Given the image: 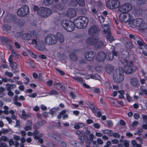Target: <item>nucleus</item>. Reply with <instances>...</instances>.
I'll return each instance as SVG.
<instances>
[{"label": "nucleus", "mask_w": 147, "mask_h": 147, "mask_svg": "<svg viewBox=\"0 0 147 147\" xmlns=\"http://www.w3.org/2000/svg\"><path fill=\"white\" fill-rule=\"evenodd\" d=\"M1 131L2 132V133L4 134H5L6 133H8L9 132V130L7 129H1Z\"/></svg>", "instance_id": "052dcab7"}, {"label": "nucleus", "mask_w": 147, "mask_h": 147, "mask_svg": "<svg viewBox=\"0 0 147 147\" xmlns=\"http://www.w3.org/2000/svg\"><path fill=\"white\" fill-rule=\"evenodd\" d=\"M54 86L55 88H57L59 90H61L63 86L62 84L58 83H55L54 84Z\"/></svg>", "instance_id": "c85d7f7f"}, {"label": "nucleus", "mask_w": 147, "mask_h": 147, "mask_svg": "<svg viewBox=\"0 0 147 147\" xmlns=\"http://www.w3.org/2000/svg\"><path fill=\"white\" fill-rule=\"evenodd\" d=\"M69 57L70 59L73 61H76L78 59L77 55L74 53H70Z\"/></svg>", "instance_id": "412c9836"}, {"label": "nucleus", "mask_w": 147, "mask_h": 147, "mask_svg": "<svg viewBox=\"0 0 147 147\" xmlns=\"http://www.w3.org/2000/svg\"><path fill=\"white\" fill-rule=\"evenodd\" d=\"M37 34H35L33 32H30L23 34L22 38L23 39L25 40H32V41L33 39H35L37 36Z\"/></svg>", "instance_id": "1a4fd4ad"}, {"label": "nucleus", "mask_w": 147, "mask_h": 147, "mask_svg": "<svg viewBox=\"0 0 147 147\" xmlns=\"http://www.w3.org/2000/svg\"><path fill=\"white\" fill-rule=\"evenodd\" d=\"M114 68V67L110 64L107 65L105 67V69L106 72L109 74L112 73Z\"/></svg>", "instance_id": "aec40b11"}, {"label": "nucleus", "mask_w": 147, "mask_h": 147, "mask_svg": "<svg viewBox=\"0 0 147 147\" xmlns=\"http://www.w3.org/2000/svg\"><path fill=\"white\" fill-rule=\"evenodd\" d=\"M130 83L134 87H137L139 86V83L137 79L135 77H131L130 78Z\"/></svg>", "instance_id": "f3484780"}, {"label": "nucleus", "mask_w": 147, "mask_h": 147, "mask_svg": "<svg viewBox=\"0 0 147 147\" xmlns=\"http://www.w3.org/2000/svg\"><path fill=\"white\" fill-rule=\"evenodd\" d=\"M75 28L74 23L70 22V23H69L65 30L68 32H72L74 30Z\"/></svg>", "instance_id": "4be33fe9"}, {"label": "nucleus", "mask_w": 147, "mask_h": 147, "mask_svg": "<svg viewBox=\"0 0 147 147\" xmlns=\"http://www.w3.org/2000/svg\"><path fill=\"white\" fill-rule=\"evenodd\" d=\"M48 136L49 137L54 139H57V136L54 134L48 133Z\"/></svg>", "instance_id": "49530a36"}, {"label": "nucleus", "mask_w": 147, "mask_h": 147, "mask_svg": "<svg viewBox=\"0 0 147 147\" xmlns=\"http://www.w3.org/2000/svg\"><path fill=\"white\" fill-rule=\"evenodd\" d=\"M32 45H36V48L39 50H42L45 49V46L43 43V41L40 39V36L37 35L35 39H33L30 43Z\"/></svg>", "instance_id": "7ed1b4c3"}, {"label": "nucleus", "mask_w": 147, "mask_h": 147, "mask_svg": "<svg viewBox=\"0 0 147 147\" xmlns=\"http://www.w3.org/2000/svg\"><path fill=\"white\" fill-rule=\"evenodd\" d=\"M79 63L80 64H86V62L84 59H82L79 60Z\"/></svg>", "instance_id": "bf43d9fd"}, {"label": "nucleus", "mask_w": 147, "mask_h": 147, "mask_svg": "<svg viewBox=\"0 0 147 147\" xmlns=\"http://www.w3.org/2000/svg\"><path fill=\"white\" fill-rule=\"evenodd\" d=\"M5 30L7 32H9V30H11V26H9L7 24H5Z\"/></svg>", "instance_id": "5fc2aeb1"}, {"label": "nucleus", "mask_w": 147, "mask_h": 147, "mask_svg": "<svg viewBox=\"0 0 147 147\" xmlns=\"http://www.w3.org/2000/svg\"><path fill=\"white\" fill-rule=\"evenodd\" d=\"M0 39L1 40V42H10L11 40L10 39L7 37H1Z\"/></svg>", "instance_id": "e433bc0d"}, {"label": "nucleus", "mask_w": 147, "mask_h": 147, "mask_svg": "<svg viewBox=\"0 0 147 147\" xmlns=\"http://www.w3.org/2000/svg\"><path fill=\"white\" fill-rule=\"evenodd\" d=\"M66 14L69 17H73L76 16V12L74 9L72 8H70L67 11Z\"/></svg>", "instance_id": "a211bd4d"}, {"label": "nucleus", "mask_w": 147, "mask_h": 147, "mask_svg": "<svg viewBox=\"0 0 147 147\" xmlns=\"http://www.w3.org/2000/svg\"><path fill=\"white\" fill-rule=\"evenodd\" d=\"M119 18L121 21L127 22L130 19L131 16L130 14L128 13H122L120 15Z\"/></svg>", "instance_id": "9b49d317"}, {"label": "nucleus", "mask_w": 147, "mask_h": 147, "mask_svg": "<svg viewBox=\"0 0 147 147\" xmlns=\"http://www.w3.org/2000/svg\"><path fill=\"white\" fill-rule=\"evenodd\" d=\"M55 70L59 73L61 74L62 75H63L65 74L64 72L62 71L61 70L58 68H56Z\"/></svg>", "instance_id": "0e129e2a"}, {"label": "nucleus", "mask_w": 147, "mask_h": 147, "mask_svg": "<svg viewBox=\"0 0 147 147\" xmlns=\"http://www.w3.org/2000/svg\"><path fill=\"white\" fill-rule=\"evenodd\" d=\"M5 21L8 22H11V21L10 20V15L6 16L4 18Z\"/></svg>", "instance_id": "a18cd8bd"}, {"label": "nucleus", "mask_w": 147, "mask_h": 147, "mask_svg": "<svg viewBox=\"0 0 147 147\" xmlns=\"http://www.w3.org/2000/svg\"><path fill=\"white\" fill-rule=\"evenodd\" d=\"M86 44L90 45H95L98 41V39L94 38L93 37L90 36L88 37L86 40Z\"/></svg>", "instance_id": "4468645a"}, {"label": "nucleus", "mask_w": 147, "mask_h": 147, "mask_svg": "<svg viewBox=\"0 0 147 147\" xmlns=\"http://www.w3.org/2000/svg\"><path fill=\"white\" fill-rule=\"evenodd\" d=\"M25 22L24 20L23 19H19L18 21V26L20 27L23 26Z\"/></svg>", "instance_id": "72a5a7b5"}, {"label": "nucleus", "mask_w": 147, "mask_h": 147, "mask_svg": "<svg viewBox=\"0 0 147 147\" xmlns=\"http://www.w3.org/2000/svg\"><path fill=\"white\" fill-rule=\"evenodd\" d=\"M95 45V46L96 48L101 47L104 46V43L102 42L101 41H98V40Z\"/></svg>", "instance_id": "473e14b6"}, {"label": "nucleus", "mask_w": 147, "mask_h": 147, "mask_svg": "<svg viewBox=\"0 0 147 147\" xmlns=\"http://www.w3.org/2000/svg\"><path fill=\"white\" fill-rule=\"evenodd\" d=\"M82 22V26L85 28L87 26L88 22V18L85 16L79 17Z\"/></svg>", "instance_id": "6ab92c4d"}, {"label": "nucleus", "mask_w": 147, "mask_h": 147, "mask_svg": "<svg viewBox=\"0 0 147 147\" xmlns=\"http://www.w3.org/2000/svg\"><path fill=\"white\" fill-rule=\"evenodd\" d=\"M53 0H44V3L46 5H51L53 3Z\"/></svg>", "instance_id": "58836bf2"}, {"label": "nucleus", "mask_w": 147, "mask_h": 147, "mask_svg": "<svg viewBox=\"0 0 147 147\" xmlns=\"http://www.w3.org/2000/svg\"><path fill=\"white\" fill-rule=\"evenodd\" d=\"M2 141L4 142H9V138L6 136H1Z\"/></svg>", "instance_id": "09e8293b"}, {"label": "nucleus", "mask_w": 147, "mask_h": 147, "mask_svg": "<svg viewBox=\"0 0 147 147\" xmlns=\"http://www.w3.org/2000/svg\"><path fill=\"white\" fill-rule=\"evenodd\" d=\"M130 26L133 28H137L140 30H144L147 28V24L143 22L142 19L140 18L132 20L130 23Z\"/></svg>", "instance_id": "f03ea898"}, {"label": "nucleus", "mask_w": 147, "mask_h": 147, "mask_svg": "<svg viewBox=\"0 0 147 147\" xmlns=\"http://www.w3.org/2000/svg\"><path fill=\"white\" fill-rule=\"evenodd\" d=\"M9 64L11 67L13 68L14 70H15L17 68V64L16 63L13 62L10 63H9Z\"/></svg>", "instance_id": "a19ab883"}, {"label": "nucleus", "mask_w": 147, "mask_h": 147, "mask_svg": "<svg viewBox=\"0 0 147 147\" xmlns=\"http://www.w3.org/2000/svg\"><path fill=\"white\" fill-rule=\"evenodd\" d=\"M129 36L131 40L134 41L137 40L139 38L137 36L132 34H129Z\"/></svg>", "instance_id": "c9c22d12"}, {"label": "nucleus", "mask_w": 147, "mask_h": 147, "mask_svg": "<svg viewBox=\"0 0 147 147\" xmlns=\"http://www.w3.org/2000/svg\"><path fill=\"white\" fill-rule=\"evenodd\" d=\"M110 31L109 32H108L107 33L108 34L107 35L106 37L107 39L111 42L113 40L114 38L111 35L110 33Z\"/></svg>", "instance_id": "2f4dec72"}, {"label": "nucleus", "mask_w": 147, "mask_h": 147, "mask_svg": "<svg viewBox=\"0 0 147 147\" xmlns=\"http://www.w3.org/2000/svg\"><path fill=\"white\" fill-rule=\"evenodd\" d=\"M106 122L107 124V126L108 127H111L113 125V123L111 120H107Z\"/></svg>", "instance_id": "4d7b16f0"}, {"label": "nucleus", "mask_w": 147, "mask_h": 147, "mask_svg": "<svg viewBox=\"0 0 147 147\" xmlns=\"http://www.w3.org/2000/svg\"><path fill=\"white\" fill-rule=\"evenodd\" d=\"M45 42L47 45H52L57 42V39L55 35L50 34L46 36L45 38Z\"/></svg>", "instance_id": "20e7f679"}, {"label": "nucleus", "mask_w": 147, "mask_h": 147, "mask_svg": "<svg viewBox=\"0 0 147 147\" xmlns=\"http://www.w3.org/2000/svg\"><path fill=\"white\" fill-rule=\"evenodd\" d=\"M70 144L72 145L76 146L77 141L74 140H72L70 141Z\"/></svg>", "instance_id": "338daca9"}, {"label": "nucleus", "mask_w": 147, "mask_h": 147, "mask_svg": "<svg viewBox=\"0 0 147 147\" xmlns=\"http://www.w3.org/2000/svg\"><path fill=\"white\" fill-rule=\"evenodd\" d=\"M113 136L115 138H119L120 137V135L118 133H114L113 134Z\"/></svg>", "instance_id": "680f3d73"}, {"label": "nucleus", "mask_w": 147, "mask_h": 147, "mask_svg": "<svg viewBox=\"0 0 147 147\" xmlns=\"http://www.w3.org/2000/svg\"><path fill=\"white\" fill-rule=\"evenodd\" d=\"M100 30L98 27L95 25H92L91 26L88 30L89 35L93 36H98Z\"/></svg>", "instance_id": "6e6552de"}, {"label": "nucleus", "mask_w": 147, "mask_h": 147, "mask_svg": "<svg viewBox=\"0 0 147 147\" xmlns=\"http://www.w3.org/2000/svg\"><path fill=\"white\" fill-rule=\"evenodd\" d=\"M59 108V107L52 109L49 112V113L51 115L54 114L56 112L58 111Z\"/></svg>", "instance_id": "4c0bfd02"}, {"label": "nucleus", "mask_w": 147, "mask_h": 147, "mask_svg": "<svg viewBox=\"0 0 147 147\" xmlns=\"http://www.w3.org/2000/svg\"><path fill=\"white\" fill-rule=\"evenodd\" d=\"M22 115L21 116V117L22 118H24V119H26L27 118L30 117V115L26 114L25 111L23 110L22 111Z\"/></svg>", "instance_id": "cd10ccee"}, {"label": "nucleus", "mask_w": 147, "mask_h": 147, "mask_svg": "<svg viewBox=\"0 0 147 147\" xmlns=\"http://www.w3.org/2000/svg\"><path fill=\"white\" fill-rule=\"evenodd\" d=\"M132 8L131 5L129 3H127L121 6L119 8V10L121 13H124L129 11Z\"/></svg>", "instance_id": "9d476101"}, {"label": "nucleus", "mask_w": 147, "mask_h": 147, "mask_svg": "<svg viewBox=\"0 0 147 147\" xmlns=\"http://www.w3.org/2000/svg\"><path fill=\"white\" fill-rule=\"evenodd\" d=\"M106 5L109 9H114L117 8L120 6V4L117 0H108Z\"/></svg>", "instance_id": "423d86ee"}, {"label": "nucleus", "mask_w": 147, "mask_h": 147, "mask_svg": "<svg viewBox=\"0 0 147 147\" xmlns=\"http://www.w3.org/2000/svg\"><path fill=\"white\" fill-rule=\"evenodd\" d=\"M83 135L79 136H78L79 139L80 141V144L81 145H82L84 144V142L85 141V137Z\"/></svg>", "instance_id": "7c9ffc66"}, {"label": "nucleus", "mask_w": 147, "mask_h": 147, "mask_svg": "<svg viewBox=\"0 0 147 147\" xmlns=\"http://www.w3.org/2000/svg\"><path fill=\"white\" fill-rule=\"evenodd\" d=\"M129 142L128 140L123 141V145L125 147H128L129 146Z\"/></svg>", "instance_id": "864d4df0"}, {"label": "nucleus", "mask_w": 147, "mask_h": 147, "mask_svg": "<svg viewBox=\"0 0 147 147\" xmlns=\"http://www.w3.org/2000/svg\"><path fill=\"white\" fill-rule=\"evenodd\" d=\"M29 12V8L26 5H24L20 8H19L17 11V14L18 16L20 17L24 16Z\"/></svg>", "instance_id": "0eeeda50"}, {"label": "nucleus", "mask_w": 147, "mask_h": 147, "mask_svg": "<svg viewBox=\"0 0 147 147\" xmlns=\"http://www.w3.org/2000/svg\"><path fill=\"white\" fill-rule=\"evenodd\" d=\"M49 94L50 95H53L54 94L58 95V93L55 91L53 90L49 92Z\"/></svg>", "instance_id": "13d9d810"}, {"label": "nucleus", "mask_w": 147, "mask_h": 147, "mask_svg": "<svg viewBox=\"0 0 147 147\" xmlns=\"http://www.w3.org/2000/svg\"><path fill=\"white\" fill-rule=\"evenodd\" d=\"M32 129V127L30 126H29L26 125V127H24V130L25 131H27L29 130H30Z\"/></svg>", "instance_id": "774afa93"}, {"label": "nucleus", "mask_w": 147, "mask_h": 147, "mask_svg": "<svg viewBox=\"0 0 147 147\" xmlns=\"http://www.w3.org/2000/svg\"><path fill=\"white\" fill-rule=\"evenodd\" d=\"M73 78L80 83H82L83 82V80L82 78L78 76H75L73 77Z\"/></svg>", "instance_id": "c03bdc74"}, {"label": "nucleus", "mask_w": 147, "mask_h": 147, "mask_svg": "<svg viewBox=\"0 0 147 147\" xmlns=\"http://www.w3.org/2000/svg\"><path fill=\"white\" fill-rule=\"evenodd\" d=\"M99 20L100 22L103 23L104 22L105 18L104 17L102 16H100L98 17Z\"/></svg>", "instance_id": "603ef678"}, {"label": "nucleus", "mask_w": 147, "mask_h": 147, "mask_svg": "<svg viewBox=\"0 0 147 147\" xmlns=\"http://www.w3.org/2000/svg\"><path fill=\"white\" fill-rule=\"evenodd\" d=\"M74 26H75L77 28L79 29L84 28L82 26V22L80 19V17H79L76 19L74 21Z\"/></svg>", "instance_id": "2eb2a0df"}, {"label": "nucleus", "mask_w": 147, "mask_h": 147, "mask_svg": "<svg viewBox=\"0 0 147 147\" xmlns=\"http://www.w3.org/2000/svg\"><path fill=\"white\" fill-rule=\"evenodd\" d=\"M91 11L92 12L93 14L95 15L97 14L98 12V11L97 10L93 8H91Z\"/></svg>", "instance_id": "8fccbe9b"}, {"label": "nucleus", "mask_w": 147, "mask_h": 147, "mask_svg": "<svg viewBox=\"0 0 147 147\" xmlns=\"http://www.w3.org/2000/svg\"><path fill=\"white\" fill-rule=\"evenodd\" d=\"M145 2V0H136L137 3L139 5L144 4Z\"/></svg>", "instance_id": "de8ad7c7"}, {"label": "nucleus", "mask_w": 147, "mask_h": 147, "mask_svg": "<svg viewBox=\"0 0 147 147\" xmlns=\"http://www.w3.org/2000/svg\"><path fill=\"white\" fill-rule=\"evenodd\" d=\"M89 106L92 110V111L95 114L98 110H99V109L97 108L93 104H90L89 105Z\"/></svg>", "instance_id": "393cba45"}, {"label": "nucleus", "mask_w": 147, "mask_h": 147, "mask_svg": "<svg viewBox=\"0 0 147 147\" xmlns=\"http://www.w3.org/2000/svg\"><path fill=\"white\" fill-rule=\"evenodd\" d=\"M17 20L16 16L10 15V20L11 22L15 23Z\"/></svg>", "instance_id": "79ce46f5"}, {"label": "nucleus", "mask_w": 147, "mask_h": 147, "mask_svg": "<svg viewBox=\"0 0 147 147\" xmlns=\"http://www.w3.org/2000/svg\"><path fill=\"white\" fill-rule=\"evenodd\" d=\"M29 54L31 56L34 58H36V57L37 55L36 54L34 53L32 51L29 50L28 51Z\"/></svg>", "instance_id": "3c124183"}, {"label": "nucleus", "mask_w": 147, "mask_h": 147, "mask_svg": "<svg viewBox=\"0 0 147 147\" xmlns=\"http://www.w3.org/2000/svg\"><path fill=\"white\" fill-rule=\"evenodd\" d=\"M84 129L85 131V133L83 134L84 136H86L89 134H90V131L88 130V127H86L84 128Z\"/></svg>", "instance_id": "37998d69"}, {"label": "nucleus", "mask_w": 147, "mask_h": 147, "mask_svg": "<svg viewBox=\"0 0 147 147\" xmlns=\"http://www.w3.org/2000/svg\"><path fill=\"white\" fill-rule=\"evenodd\" d=\"M102 26L104 28V30L103 32L104 33H107L108 32H109L110 30L109 29L108 25L103 24H102Z\"/></svg>", "instance_id": "bb28decb"}, {"label": "nucleus", "mask_w": 147, "mask_h": 147, "mask_svg": "<svg viewBox=\"0 0 147 147\" xmlns=\"http://www.w3.org/2000/svg\"><path fill=\"white\" fill-rule=\"evenodd\" d=\"M57 36L58 39L61 43L63 42L64 41V37L62 34L59 32L57 33Z\"/></svg>", "instance_id": "b1692460"}, {"label": "nucleus", "mask_w": 147, "mask_h": 147, "mask_svg": "<svg viewBox=\"0 0 147 147\" xmlns=\"http://www.w3.org/2000/svg\"><path fill=\"white\" fill-rule=\"evenodd\" d=\"M76 3L80 6L85 5V3L84 0H75Z\"/></svg>", "instance_id": "c756f323"}, {"label": "nucleus", "mask_w": 147, "mask_h": 147, "mask_svg": "<svg viewBox=\"0 0 147 147\" xmlns=\"http://www.w3.org/2000/svg\"><path fill=\"white\" fill-rule=\"evenodd\" d=\"M142 117L143 119V120L144 121L145 123L147 122V115H142Z\"/></svg>", "instance_id": "e2e57ef3"}, {"label": "nucleus", "mask_w": 147, "mask_h": 147, "mask_svg": "<svg viewBox=\"0 0 147 147\" xmlns=\"http://www.w3.org/2000/svg\"><path fill=\"white\" fill-rule=\"evenodd\" d=\"M137 40V44L139 47H141L143 46H145L144 42L142 40L139 38Z\"/></svg>", "instance_id": "f704fd0d"}, {"label": "nucleus", "mask_w": 147, "mask_h": 147, "mask_svg": "<svg viewBox=\"0 0 147 147\" xmlns=\"http://www.w3.org/2000/svg\"><path fill=\"white\" fill-rule=\"evenodd\" d=\"M47 146L48 147H55V145L53 142H49L47 144Z\"/></svg>", "instance_id": "69168bd1"}, {"label": "nucleus", "mask_w": 147, "mask_h": 147, "mask_svg": "<svg viewBox=\"0 0 147 147\" xmlns=\"http://www.w3.org/2000/svg\"><path fill=\"white\" fill-rule=\"evenodd\" d=\"M37 13L41 17L45 18L50 15L52 12L51 10L49 8L42 7L38 9Z\"/></svg>", "instance_id": "39448f33"}, {"label": "nucleus", "mask_w": 147, "mask_h": 147, "mask_svg": "<svg viewBox=\"0 0 147 147\" xmlns=\"http://www.w3.org/2000/svg\"><path fill=\"white\" fill-rule=\"evenodd\" d=\"M95 55V52L92 51L86 52L84 54V57L85 59L88 61H92L94 58Z\"/></svg>", "instance_id": "ddd939ff"}, {"label": "nucleus", "mask_w": 147, "mask_h": 147, "mask_svg": "<svg viewBox=\"0 0 147 147\" xmlns=\"http://www.w3.org/2000/svg\"><path fill=\"white\" fill-rule=\"evenodd\" d=\"M106 54L103 52H100L97 53L96 59L97 61L99 62H102L104 61L106 57Z\"/></svg>", "instance_id": "f8f14e48"}, {"label": "nucleus", "mask_w": 147, "mask_h": 147, "mask_svg": "<svg viewBox=\"0 0 147 147\" xmlns=\"http://www.w3.org/2000/svg\"><path fill=\"white\" fill-rule=\"evenodd\" d=\"M120 61L124 66L123 70L121 68L116 69L113 73V79L114 82L119 83L122 81L124 78L123 71L126 73H131L135 70L132 61L129 57L122 58L119 59Z\"/></svg>", "instance_id": "f257e3e1"}, {"label": "nucleus", "mask_w": 147, "mask_h": 147, "mask_svg": "<svg viewBox=\"0 0 147 147\" xmlns=\"http://www.w3.org/2000/svg\"><path fill=\"white\" fill-rule=\"evenodd\" d=\"M125 46L127 49H132L133 47V45L129 40H127L125 42Z\"/></svg>", "instance_id": "a878e982"}, {"label": "nucleus", "mask_w": 147, "mask_h": 147, "mask_svg": "<svg viewBox=\"0 0 147 147\" xmlns=\"http://www.w3.org/2000/svg\"><path fill=\"white\" fill-rule=\"evenodd\" d=\"M41 122H38L36 123L33 125L34 128L35 129H37L40 128L42 126V125L41 124Z\"/></svg>", "instance_id": "ea45409f"}, {"label": "nucleus", "mask_w": 147, "mask_h": 147, "mask_svg": "<svg viewBox=\"0 0 147 147\" xmlns=\"http://www.w3.org/2000/svg\"><path fill=\"white\" fill-rule=\"evenodd\" d=\"M117 52L115 50H113L111 51V53H107L106 58L107 60L111 61L114 58V56H117Z\"/></svg>", "instance_id": "dca6fc26"}, {"label": "nucleus", "mask_w": 147, "mask_h": 147, "mask_svg": "<svg viewBox=\"0 0 147 147\" xmlns=\"http://www.w3.org/2000/svg\"><path fill=\"white\" fill-rule=\"evenodd\" d=\"M5 88L8 91H10L11 90V86L10 84L9 83L5 85Z\"/></svg>", "instance_id": "6e6d98bb"}, {"label": "nucleus", "mask_w": 147, "mask_h": 147, "mask_svg": "<svg viewBox=\"0 0 147 147\" xmlns=\"http://www.w3.org/2000/svg\"><path fill=\"white\" fill-rule=\"evenodd\" d=\"M70 23V21L66 20H63L61 23V25L63 27L65 30L67 27Z\"/></svg>", "instance_id": "5701e85b"}]
</instances>
